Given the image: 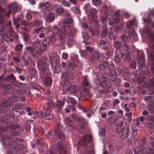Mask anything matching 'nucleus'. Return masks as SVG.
Masks as SVG:
<instances>
[{
  "instance_id": "obj_50",
  "label": "nucleus",
  "mask_w": 154,
  "mask_h": 154,
  "mask_svg": "<svg viewBox=\"0 0 154 154\" xmlns=\"http://www.w3.org/2000/svg\"><path fill=\"white\" fill-rule=\"evenodd\" d=\"M40 30L41 32H44V31H43V27L37 28L36 29H33V32L35 33H37Z\"/></svg>"
},
{
  "instance_id": "obj_43",
  "label": "nucleus",
  "mask_w": 154,
  "mask_h": 154,
  "mask_svg": "<svg viewBox=\"0 0 154 154\" xmlns=\"http://www.w3.org/2000/svg\"><path fill=\"white\" fill-rule=\"evenodd\" d=\"M31 108L29 107H27L26 108V111L27 112V115L29 116H32L34 113V112H31Z\"/></svg>"
},
{
  "instance_id": "obj_34",
  "label": "nucleus",
  "mask_w": 154,
  "mask_h": 154,
  "mask_svg": "<svg viewBox=\"0 0 154 154\" xmlns=\"http://www.w3.org/2000/svg\"><path fill=\"white\" fill-rule=\"evenodd\" d=\"M52 80L51 78L49 77H46L45 80V83L47 86L51 84Z\"/></svg>"
},
{
  "instance_id": "obj_62",
  "label": "nucleus",
  "mask_w": 154,
  "mask_h": 154,
  "mask_svg": "<svg viewBox=\"0 0 154 154\" xmlns=\"http://www.w3.org/2000/svg\"><path fill=\"white\" fill-rule=\"evenodd\" d=\"M88 83L87 80L85 79L82 81V85L84 86H86L88 85Z\"/></svg>"
},
{
  "instance_id": "obj_59",
  "label": "nucleus",
  "mask_w": 154,
  "mask_h": 154,
  "mask_svg": "<svg viewBox=\"0 0 154 154\" xmlns=\"http://www.w3.org/2000/svg\"><path fill=\"white\" fill-rule=\"evenodd\" d=\"M63 9L62 8H58L56 11V12L57 14H60L63 12Z\"/></svg>"
},
{
  "instance_id": "obj_10",
  "label": "nucleus",
  "mask_w": 154,
  "mask_h": 154,
  "mask_svg": "<svg viewBox=\"0 0 154 154\" xmlns=\"http://www.w3.org/2000/svg\"><path fill=\"white\" fill-rule=\"evenodd\" d=\"M21 8V6L17 3L14 2L9 5L8 7L9 11L8 13H6V15H8L12 12L14 13L15 12L20 11Z\"/></svg>"
},
{
  "instance_id": "obj_64",
  "label": "nucleus",
  "mask_w": 154,
  "mask_h": 154,
  "mask_svg": "<svg viewBox=\"0 0 154 154\" xmlns=\"http://www.w3.org/2000/svg\"><path fill=\"white\" fill-rule=\"evenodd\" d=\"M68 57V55L67 53H63L62 55V58L64 59H66Z\"/></svg>"
},
{
  "instance_id": "obj_46",
  "label": "nucleus",
  "mask_w": 154,
  "mask_h": 154,
  "mask_svg": "<svg viewBox=\"0 0 154 154\" xmlns=\"http://www.w3.org/2000/svg\"><path fill=\"white\" fill-rule=\"evenodd\" d=\"M24 37V41H27L29 38V35L26 33H24L23 34Z\"/></svg>"
},
{
  "instance_id": "obj_24",
  "label": "nucleus",
  "mask_w": 154,
  "mask_h": 154,
  "mask_svg": "<svg viewBox=\"0 0 154 154\" xmlns=\"http://www.w3.org/2000/svg\"><path fill=\"white\" fill-rule=\"evenodd\" d=\"M127 34L129 38L131 36L133 37L134 41L136 42L138 40L137 34L134 31H133L132 32L129 31L127 32Z\"/></svg>"
},
{
  "instance_id": "obj_48",
  "label": "nucleus",
  "mask_w": 154,
  "mask_h": 154,
  "mask_svg": "<svg viewBox=\"0 0 154 154\" xmlns=\"http://www.w3.org/2000/svg\"><path fill=\"white\" fill-rule=\"evenodd\" d=\"M10 35L12 37H14L16 35V33H14L13 32V29L12 28H10L9 30Z\"/></svg>"
},
{
  "instance_id": "obj_41",
  "label": "nucleus",
  "mask_w": 154,
  "mask_h": 154,
  "mask_svg": "<svg viewBox=\"0 0 154 154\" xmlns=\"http://www.w3.org/2000/svg\"><path fill=\"white\" fill-rule=\"evenodd\" d=\"M131 67L133 69L136 68L137 66V63L135 60H133L131 62L130 65Z\"/></svg>"
},
{
  "instance_id": "obj_9",
  "label": "nucleus",
  "mask_w": 154,
  "mask_h": 154,
  "mask_svg": "<svg viewBox=\"0 0 154 154\" xmlns=\"http://www.w3.org/2000/svg\"><path fill=\"white\" fill-rule=\"evenodd\" d=\"M63 90L65 92L69 91L74 93L76 91V88L75 86L72 85L69 82H65L63 87Z\"/></svg>"
},
{
  "instance_id": "obj_4",
  "label": "nucleus",
  "mask_w": 154,
  "mask_h": 154,
  "mask_svg": "<svg viewBox=\"0 0 154 154\" xmlns=\"http://www.w3.org/2000/svg\"><path fill=\"white\" fill-rule=\"evenodd\" d=\"M72 22V19L69 17L67 20H65L63 23L60 30L57 26H54L52 30V32L54 34H56L58 32L60 33L59 37L60 40H62L63 42H64L66 34V29H65V28H68L67 27L69 24Z\"/></svg>"
},
{
  "instance_id": "obj_55",
  "label": "nucleus",
  "mask_w": 154,
  "mask_h": 154,
  "mask_svg": "<svg viewBox=\"0 0 154 154\" xmlns=\"http://www.w3.org/2000/svg\"><path fill=\"white\" fill-rule=\"evenodd\" d=\"M23 47V45L21 44H19L16 46V50L17 51H19L21 50Z\"/></svg>"
},
{
  "instance_id": "obj_49",
  "label": "nucleus",
  "mask_w": 154,
  "mask_h": 154,
  "mask_svg": "<svg viewBox=\"0 0 154 154\" xmlns=\"http://www.w3.org/2000/svg\"><path fill=\"white\" fill-rule=\"evenodd\" d=\"M106 109V107L104 106L101 107L99 108L98 109V112L100 114L103 112Z\"/></svg>"
},
{
  "instance_id": "obj_7",
  "label": "nucleus",
  "mask_w": 154,
  "mask_h": 154,
  "mask_svg": "<svg viewBox=\"0 0 154 154\" xmlns=\"http://www.w3.org/2000/svg\"><path fill=\"white\" fill-rule=\"evenodd\" d=\"M75 68V64L73 62H70L68 63L67 72H65L62 74V76L66 78V80H70L72 79V76L73 75V72H70V70H73Z\"/></svg>"
},
{
  "instance_id": "obj_33",
  "label": "nucleus",
  "mask_w": 154,
  "mask_h": 154,
  "mask_svg": "<svg viewBox=\"0 0 154 154\" xmlns=\"http://www.w3.org/2000/svg\"><path fill=\"white\" fill-rule=\"evenodd\" d=\"M123 26L122 24L117 25L114 28V30L116 32L120 31L123 29Z\"/></svg>"
},
{
  "instance_id": "obj_40",
  "label": "nucleus",
  "mask_w": 154,
  "mask_h": 154,
  "mask_svg": "<svg viewBox=\"0 0 154 154\" xmlns=\"http://www.w3.org/2000/svg\"><path fill=\"white\" fill-rule=\"evenodd\" d=\"M71 10L75 14H78L79 13V9L75 6H74L72 8Z\"/></svg>"
},
{
  "instance_id": "obj_11",
  "label": "nucleus",
  "mask_w": 154,
  "mask_h": 154,
  "mask_svg": "<svg viewBox=\"0 0 154 154\" xmlns=\"http://www.w3.org/2000/svg\"><path fill=\"white\" fill-rule=\"evenodd\" d=\"M143 98L148 103L147 108L149 112L151 113H153L154 111V98L151 96L144 97Z\"/></svg>"
},
{
  "instance_id": "obj_52",
  "label": "nucleus",
  "mask_w": 154,
  "mask_h": 154,
  "mask_svg": "<svg viewBox=\"0 0 154 154\" xmlns=\"http://www.w3.org/2000/svg\"><path fill=\"white\" fill-rule=\"evenodd\" d=\"M92 3L94 5H97L100 3V0H92Z\"/></svg>"
},
{
  "instance_id": "obj_39",
  "label": "nucleus",
  "mask_w": 154,
  "mask_h": 154,
  "mask_svg": "<svg viewBox=\"0 0 154 154\" xmlns=\"http://www.w3.org/2000/svg\"><path fill=\"white\" fill-rule=\"evenodd\" d=\"M43 23V22L38 20H35L34 22V25L36 26H39L42 25Z\"/></svg>"
},
{
  "instance_id": "obj_56",
  "label": "nucleus",
  "mask_w": 154,
  "mask_h": 154,
  "mask_svg": "<svg viewBox=\"0 0 154 154\" xmlns=\"http://www.w3.org/2000/svg\"><path fill=\"white\" fill-rule=\"evenodd\" d=\"M146 119L152 122H154V117L152 116H148L147 117Z\"/></svg>"
},
{
  "instance_id": "obj_12",
  "label": "nucleus",
  "mask_w": 154,
  "mask_h": 154,
  "mask_svg": "<svg viewBox=\"0 0 154 154\" xmlns=\"http://www.w3.org/2000/svg\"><path fill=\"white\" fill-rule=\"evenodd\" d=\"M134 152L135 154H154V150L149 148L147 151L146 148L143 147L141 148V150H134Z\"/></svg>"
},
{
  "instance_id": "obj_22",
  "label": "nucleus",
  "mask_w": 154,
  "mask_h": 154,
  "mask_svg": "<svg viewBox=\"0 0 154 154\" xmlns=\"http://www.w3.org/2000/svg\"><path fill=\"white\" fill-rule=\"evenodd\" d=\"M58 148L59 154H66L64 147L60 142H58Z\"/></svg>"
},
{
  "instance_id": "obj_58",
  "label": "nucleus",
  "mask_w": 154,
  "mask_h": 154,
  "mask_svg": "<svg viewBox=\"0 0 154 154\" xmlns=\"http://www.w3.org/2000/svg\"><path fill=\"white\" fill-rule=\"evenodd\" d=\"M109 7L107 5L104 6L102 9V11L103 12H105L109 9Z\"/></svg>"
},
{
  "instance_id": "obj_47",
  "label": "nucleus",
  "mask_w": 154,
  "mask_h": 154,
  "mask_svg": "<svg viewBox=\"0 0 154 154\" xmlns=\"http://www.w3.org/2000/svg\"><path fill=\"white\" fill-rule=\"evenodd\" d=\"M55 69L56 71L58 72L61 70V67L58 64H56L55 66Z\"/></svg>"
},
{
  "instance_id": "obj_30",
  "label": "nucleus",
  "mask_w": 154,
  "mask_h": 154,
  "mask_svg": "<svg viewBox=\"0 0 154 154\" xmlns=\"http://www.w3.org/2000/svg\"><path fill=\"white\" fill-rule=\"evenodd\" d=\"M142 21L143 23L146 22L148 23L149 24L151 25L153 27H154V23L152 22L151 19L148 17L146 19L143 18L142 19Z\"/></svg>"
},
{
  "instance_id": "obj_27",
  "label": "nucleus",
  "mask_w": 154,
  "mask_h": 154,
  "mask_svg": "<svg viewBox=\"0 0 154 154\" xmlns=\"http://www.w3.org/2000/svg\"><path fill=\"white\" fill-rule=\"evenodd\" d=\"M51 74V73L49 71V69L48 68L47 65V66L45 67L44 68V69H43V71H42L41 72L40 75L41 76V75H42V74L49 75Z\"/></svg>"
},
{
  "instance_id": "obj_2",
  "label": "nucleus",
  "mask_w": 154,
  "mask_h": 154,
  "mask_svg": "<svg viewBox=\"0 0 154 154\" xmlns=\"http://www.w3.org/2000/svg\"><path fill=\"white\" fill-rule=\"evenodd\" d=\"M2 141V145L4 146L7 145V148L8 149V154H13V151L14 150L20 151L23 149L24 146L22 143H17L16 145L14 142L16 140V138L13 136H4Z\"/></svg>"
},
{
  "instance_id": "obj_57",
  "label": "nucleus",
  "mask_w": 154,
  "mask_h": 154,
  "mask_svg": "<svg viewBox=\"0 0 154 154\" xmlns=\"http://www.w3.org/2000/svg\"><path fill=\"white\" fill-rule=\"evenodd\" d=\"M145 119V118L143 116H141L140 117H137L136 119V120L137 122H139V121H140L141 122L143 121Z\"/></svg>"
},
{
  "instance_id": "obj_14",
  "label": "nucleus",
  "mask_w": 154,
  "mask_h": 154,
  "mask_svg": "<svg viewBox=\"0 0 154 154\" xmlns=\"http://www.w3.org/2000/svg\"><path fill=\"white\" fill-rule=\"evenodd\" d=\"M92 137L91 134L86 135L79 141V144L81 146L85 145L88 142L91 140Z\"/></svg>"
},
{
  "instance_id": "obj_23",
  "label": "nucleus",
  "mask_w": 154,
  "mask_h": 154,
  "mask_svg": "<svg viewBox=\"0 0 154 154\" xmlns=\"http://www.w3.org/2000/svg\"><path fill=\"white\" fill-rule=\"evenodd\" d=\"M55 18V15L53 13H49L47 16L46 21L48 22H52L54 20Z\"/></svg>"
},
{
  "instance_id": "obj_25",
  "label": "nucleus",
  "mask_w": 154,
  "mask_h": 154,
  "mask_svg": "<svg viewBox=\"0 0 154 154\" xmlns=\"http://www.w3.org/2000/svg\"><path fill=\"white\" fill-rule=\"evenodd\" d=\"M4 86L5 87L4 91L7 93H9L14 91L13 88H12L11 85L9 84H5L4 85Z\"/></svg>"
},
{
  "instance_id": "obj_29",
  "label": "nucleus",
  "mask_w": 154,
  "mask_h": 154,
  "mask_svg": "<svg viewBox=\"0 0 154 154\" xmlns=\"http://www.w3.org/2000/svg\"><path fill=\"white\" fill-rule=\"evenodd\" d=\"M102 31L101 33L102 37L103 38H105L107 35V32L106 25L103 26L102 27Z\"/></svg>"
},
{
  "instance_id": "obj_6",
  "label": "nucleus",
  "mask_w": 154,
  "mask_h": 154,
  "mask_svg": "<svg viewBox=\"0 0 154 154\" xmlns=\"http://www.w3.org/2000/svg\"><path fill=\"white\" fill-rule=\"evenodd\" d=\"M126 125L125 122L124 124L123 122H121L117 125L116 128V131L118 133H122L121 136L122 139L125 138L129 134L128 129L127 128H125Z\"/></svg>"
},
{
  "instance_id": "obj_16",
  "label": "nucleus",
  "mask_w": 154,
  "mask_h": 154,
  "mask_svg": "<svg viewBox=\"0 0 154 154\" xmlns=\"http://www.w3.org/2000/svg\"><path fill=\"white\" fill-rule=\"evenodd\" d=\"M8 125H10V127H9L8 126L6 127H2L1 128V130L3 131H8L9 130V129L11 128H17L19 126V125L15 123H9Z\"/></svg>"
},
{
  "instance_id": "obj_28",
  "label": "nucleus",
  "mask_w": 154,
  "mask_h": 154,
  "mask_svg": "<svg viewBox=\"0 0 154 154\" xmlns=\"http://www.w3.org/2000/svg\"><path fill=\"white\" fill-rule=\"evenodd\" d=\"M44 6L46 9L49 11H51L54 9V8L51 5V3L48 2H46L44 3Z\"/></svg>"
},
{
  "instance_id": "obj_19",
  "label": "nucleus",
  "mask_w": 154,
  "mask_h": 154,
  "mask_svg": "<svg viewBox=\"0 0 154 154\" xmlns=\"http://www.w3.org/2000/svg\"><path fill=\"white\" fill-rule=\"evenodd\" d=\"M138 66L139 68L146 67L145 63V60L143 56L139 57L138 60Z\"/></svg>"
},
{
  "instance_id": "obj_61",
  "label": "nucleus",
  "mask_w": 154,
  "mask_h": 154,
  "mask_svg": "<svg viewBox=\"0 0 154 154\" xmlns=\"http://www.w3.org/2000/svg\"><path fill=\"white\" fill-rule=\"evenodd\" d=\"M72 117L74 120H76L79 119V118L75 113H74L72 115Z\"/></svg>"
},
{
  "instance_id": "obj_42",
  "label": "nucleus",
  "mask_w": 154,
  "mask_h": 154,
  "mask_svg": "<svg viewBox=\"0 0 154 154\" xmlns=\"http://www.w3.org/2000/svg\"><path fill=\"white\" fill-rule=\"evenodd\" d=\"M68 101H69L74 106L76 103V101L73 98L70 97L68 98Z\"/></svg>"
},
{
  "instance_id": "obj_51",
  "label": "nucleus",
  "mask_w": 154,
  "mask_h": 154,
  "mask_svg": "<svg viewBox=\"0 0 154 154\" xmlns=\"http://www.w3.org/2000/svg\"><path fill=\"white\" fill-rule=\"evenodd\" d=\"M61 2L62 5H63L64 6H67L68 7H69L70 6V4L69 3V2H68L67 1H62Z\"/></svg>"
},
{
  "instance_id": "obj_21",
  "label": "nucleus",
  "mask_w": 154,
  "mask_h": 154,
  "mask_svg": "<svg viewBox=\"0 0 154 154\" xmlns=\"http://www.w3.org/2000/svg\"><path fill=\"white\" fill-rule=\"evenodd\" d=\"M11 104V103L9 102L8 100H7L6 101L3 100L2 101V104L1 106L2 109H5V110H6L8 107H9Z\"/></svg>"
},
{
  "instance_id": "obj_45",
  "label": "nucleus",
  "mask_w": 154,
  "mask_h": 154,
  "mask_svg": "<svg viewBox=\"0 0 154 154\" xmlns=\"http://www.w3.org/2000/svg\"><path fill=\"white\" fill-rule=\"evenodd\" d=\"M89 93V90L87 89L84 88L81 91V94L83 95H87Z\"/></svg>"
},
{
  "instance_id": "obj_18",
  "label": "nucleus",
  "mask_w": 154,
  "mask_h": 154,
  "mask_svg": "<svg viewBox=\"0 0 154 154\" xmlns=\"http://www.w3.org/2000/svg\"><path fill=\"white\" fill-rule=\"evenodd\" d=\"M4 22V20L3 18V16L0 15V26H1L0 28V35H4L5 34L4 32L5 31V27L3 26Z\"/></svg>"
},
{
  "instance_id": "obj_36",
  "label": "nucleus",
  "mask_w": 154,
  "mask_h": 154,
  "mask_svg": "<svg viewBox=\"0 0 154 154\" xmlns=\"http://www.w3.org/2000/svg\"><path fill=\"white\" fill-rule=\"evenodd\" d=\"M64 99H65V98H64L63 99V101L57 102L56 103L55 106L57 107H60L62 106L64 104Z\"/></svg>"
},
{
  "instance_id": "obj_31",
  "label": "nucleus",
  "mask_w": 154,
  "mask_h": 154,
  "mask_svg": "<svg viewBox=\"0 0 154 154\" xmlns=\"http://www.w3.org/2000/svg\"><path fill=\"white\" fill-rule=\"evenodd\" d=\"M110 31L108 33V36L109 38L112 39L113 40H115L116 38V35L112 32V28H110Z\"/></svg>"
},
{
  "instance_id": "obj_63",
  "label": "nucleus",
  "mask_w": 154,
  "mask_h": 154,
  "mask_svg": "<svg viewBox=\"0 0 154 154\" xmlns=\"http://www.w3.org/2000/svg\"><path fill=\"white\" fill-rule=\"evenodd\" d=\"M120 101L118 99H116L113 101V106H115L116 104L119 103Z\"/></svg>"
},
{
  "instance_id": "obj_38",
  "label": "nucleus",
  "mask_w": 154,
  "mask_h": 154,
  "mask_svg": "<svg viewBox=\"0 0 154 154\" xmlns=\"http://www.w3.org/2000/svg\"><path fill=\"white\" fill-rule=\"evenodd\" d=\"M125 115L127 117V119L129 122H131L132 119L131 113V112H127L125 114Z\"/></svg>"
},
{
  "instance_id": "obj_3",
  "label": "nucleus",
  "mask_w": 154,
  "mask_h": 154,
  "mask_svg": "<svg viewBox=\"0 0 154 154\" xmlns=\"http://www.w3.org/2000/svg\"><path fill=\"white\" fill-rule=\"evenodd\" d=\"M46 48V45L43 43H40L38 40L32 47H27L26 48L24 54L28 57L31 56L34 57L35 54L40 55L42 51L45 50Z\"/></svg>"
},
{
  "instance_id": "obj_1",
  "label": "nucleus",
  "mask_w": 154,
  "mask_h": 154,
  "mask_svg": "<svg viewBox=\"0 0 154 154\" xmlns=\"http://www.w3.org/2000/svg\"><path fill=\"white\" fill-rule=\"evenodd\" d=\"M139 32L142 38L144 37L146 34V35H148L149 40L152 44L153 51L151 52L150 56H148V58L150 70H149L147 73H150V71L154 76V32L151 33L150 29L147 25H145L143 29L140 30Z\"/></svg>"
},
{
  "instance_id": "obj_35",
  "label": "nucleus",
  "mask_w": 154,
  "mask_h": 154,
  "mask_svg": "<svg viewBox=\"0 0 154 154\" xmlns=\"http://www.w3.org/2000/svg\"><path fill=\"white\" fill-rule=\"evenodd\" d=\"M144 124L149 128L151 129L154 128V124L152 123H150L149 122H146Z\"/></svg>"
},
{
  "instance_id": "obj_5",
  "label": "nucleus",
  "mask_w": 154,
  "mask_h": 154,
  "mask_svg": "<svg viewBox=\"0 0 154 154\" xmlns=\"http://www.w3.org/2000/svg\"><path fill=\"white\" fill-rule=\"evenodd\" d=\"M124 49L127 53H125L123 54L119 50L117 49L115 51V55L114 59L115 62L119 63L121 61V57L124 59H128L130 57L129 53L132 51L131 46L126 43L123 46Z\"/></svg>"
},
{
  "instance_id": "obj_13",
  "label": "nucleus",
  "mask_w": 154,
  "mask_h": 154,
  "mask_svg": "<svg viewBox=\"0 0 154 154\" xmlns=\"http://www.w3.org/2000/svg\"><path fill=\"white\" fill-rule=\"evenodd\" d=\"M150 82V84L148 85L147 82H145L144 84L143 87L144 88L149 87V93L151 94H154V78L151 80Z\"/></svg>"
},
{
  "instance_id": "obj_37",
  "label": "nucleus",
  "mask_w": 154,
  "mask_h": 154,
  "mask_svg": "<svg viewBox=\"0 0 154 154\" xmlns=\"http://www.w3.org/2000/svg\"><path fill=\"white\" fill-rule=\"evenodd\" d=\"M105 134V130L103 129H101L99 133L100 137V140H103V138Z\"/></svg>"
},
{
  "instance_id": "obj_8",
  "label": "nucleus",
  "mask_w": 154,
  "mask_h": 154,
  "mask_svg": "<svg viewBox=\"0 0 154 154\" xmlns=\"http://www.w3.org/2000/svg\"><path fill=\"white\" fill-rule=\"evenodd\" d=\"M117 12L118 13V14H115V15L112 18H110L111 16L110 15H109L108 16V18L109 19V20H110L109 23V25H112L114 23H117L119 21V18L117 17V16L119 15L120 13H122V15L125 16L127 17H128L129 15V14L125 11H123L122 13L121 11H118Z\"/></svg>"
},
{
  "instance_id": "obj_26",
  "label": "nucleus",
  "mask_w": 154,
  "mask_h": 154,
  "mask_svg": "<svg viewBox=\"0 0 154 154\" xmlns=\"http://www.w3.org/2000/svg\"><path fill=\"white\" fill-rule=\"evenodd\" d=\"M53 104V101L52 100L50 99L48 102L45 105L44 108L46 110H50Z\"/></svg>"
},
{
  "instance_id": "obj_15",
  "label": "nucleus",
  "mask_w": 154,
  "mask_h": 154,
  "mask_svg": "<svg viewBox=\"0 0 154 154\" xmlns=\"http://www.w3.org/2000/svg\"><path fill=\"white\" fill-rule=\"evenodd\" d=\"M47 58L45 57L44 62L42 60H40L37 63V67L41 72L43 71V69L47 66Z\"/></svg>"
},
{
  "instance_id": "obj_32",
  "label": "nucleus",
  "mask_w": 154,
  "mask_h": 154,
  "mask_svg": "<svg viewBox=\"0 0 154 154\" xmlns=\"http://www.w3.org/2000/svg\"><path fill=\"white\" fill-rule=\"evenodd\" d=\"M121 39L125 42H127L128 40V38H129L127 34V32H125L124 34L121 36Z\"/></svg>"
},
{
  "instance_id": "obj_53",
  "label": "nucleus",
  "mask_w": 154,
  "mask_h": 154,
  "mask_svg": "<svg viewBox=\"0 0 154 154\" xmlns=\"http://www.w3.org/2000/svg\"><path fill=\"white\" fill-rule=\"evenodd\" d=\"M108 68L110 70H113L114 68V64L113 63H111L109 64L108 63Z\"/></svg>"
},
{
  "instance_id": "obj_54",
  "label": "nucleus",
  "mask_w": 154,
  "mask_h": 154,
  "mask_svg": "<svg viewBox=\"0 0 154 154\" xmlns=\"http://www.w3.org/2000/svg\"><path fill=\"white\" fill-rule=\"evenodd\" d=\"M58 136L60 140H64V135L62 133L60 132L58 133Z\"/></svg>"
},
{
  "instance_id": "obj_20",
  "label": "nucleus",
  "mask_w": 154,
  "mask_h": 154,
  "mask_svg": "<svg viewBox=\"0 0 154 154\" xmlns=\"http://www.w3.org/2000/svg\"><path fill=\"white\" fill-rule=\"evenodd\" d=\"M50 110H46V111L44 112V114L41 113V117H42L46 119H53V117L50 115Z\"/></svg>"
},
{
  "instance_id": "obj_44",
  "label": "nucleus",
  "mask_w": 154,
  "mask_h": 154,
  "mask_svg": "<svg viewBox=\"0 0 154 154\" xmlns=\"http://www.w3.org/2000/svg\"><path fill=\"white\" fill-rule=\"evenodd\" d=\"M109 148L110 153L111 154H117V152L113 150L112 146L110 145L109 146Z\"/></svg>"
},
{
  "instance_id": "obj_17",
  "label": "nucleus",
  "mask_w": 154,
  "mask_h": 154,
  "mask_svg": "<svg viewBox=\"0 0 154 154\" xmlns=\"http://www.w3.org/2000/svg\"><path fill=\"white\" fill-rule=\"evenodd\" d=\"M137 22L136 20H130L127 22L126 23V26L128 29H131L134 26H136L137 25Z\"/></svg>"
},
{
  "instance_id": "obj_60",
  "label": "nucleus",
  "mask_w": 154,
  "mask_h": 154,
  "mask_svg": "<svg viewBox=\"0 0 154 154\" xmlns=\"http://www.w3.org/2000/svg\"><path fill=\"white\" fill-rule=\"evenodd\" d=\"M114 46L116 48H118L120 47L121 45L119 42H114Z\"/></svg>"
}]
</instances>
